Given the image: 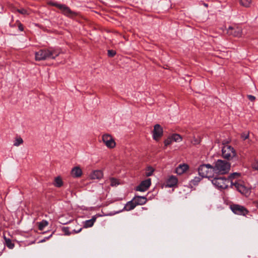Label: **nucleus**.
I'll return each instance as SVG.
<instances>
[{"label":"nucleus","mask_w":258,"mask_h":258,"mask_svg":"<svg viewBox=\"0 0 258 258\" xmlns=\"http://www.w3.org/2000/svg\"><path fill=\"white\" fill-rule=\"evenodd\" d=\"M61 51L57 48L49 47L40 49L35 53V60L40 61L49 59H55L60 53Z\"/></svg>","instance_id":"1"},{"label":"nucleus","mask_w":258,"mask_h":258,"mask_svg":"<svg viewBox=\"0 0 258 258\" xmlns=\"http://www.w3.org/2000/svg\"><path fill=\"white\" fill-rule=\"evenodd\" d=\"M215 173L225 174L227 173L230 169V164L226 161L218 160L213 167Z\"/></svg>","instance_id":"2"},{"label":"nucleus","mask_w":258,"mask_h":258,"mask_svg":"<svg viewBox=\"0 0 258 258\" xmlns=\"http://www.w3.org/2000/svg\"><path fill=\"white\" fill-rule=\"evenodd\" d=\"M199 175L203 177L212 178L214 177L213 166L210 164L201 165L198 168Z\"/></svg>","instance_id":"3"},{"label":"nucleus","mask_w":258,"mask_h":258,"mask_svg":"<svg viewBox=\"0 0 258 258\" xmlns=\"http://www.w3.org/2000/svg\"><path fill=\"white\" fill-rule=\"evenodd\" d=\"M212 180V183L220 189H225L228 187L230 182L229 179H227L223 176L214 175Z\"/></svg>","instance_id":"4"},{"label":"nucleus","mask_w":258,"mask_h":258,"mask_svg":"<svg viewBox=\"0 0 258 258\" xmlns=\"http://www.w3.org/2000/svg\"><path fill=\"white\" fill-rule=\"evenodd\" d=\"M222 156L227 160H230L236 157L235 149L229 145H225L222 148Z\"/></svg>","instance_id":"5"},{"label":"nucleus","mask_w":258,"mask_h":258,"mask_svg":"<svg viewBox=\"0 0 258 258\" xmlns=\"http://www.w3.org/2000/svg\"><path fill=\"white\" fill-rule=\"evenodd\" d=\"M230 208L235 214L238 215L245 216L249 213V211L245 207L240 205L231 204Z\"/></svg>","instance_id":"6"},{"label":"nucleus","mask_w":258,"mask_h":258,"mask_svg":"<svg viewBox=\"0 0 258 258\" xmlns=\"http://www.w3.org/2000/svg\"><path fill=\"white\" fill-rule=\"evenodd\" d=\"M231 184L232 186H234L236 189L241 194L245 195L249 194V190L244 185L242 181L238 180L234 182L231 180Z\"/></svg>","instance_id":"7"},{"label":"nucleus","mask_w":258,"mask_h":258,"mask_svg":"<svg viewBox=\"0 0 258 258\" xmlns=\"http://www.w3.org/2000/svg\"><path fill=\"white\" fill-rule=\"evenodd\" d=\"M53 6L60 10L61 13L68 17L73 18L77 15V13L76 12L72 11L68 7L64 5L55 3L53 4Z\"/></svg>","instance_id":"8"},{"label":"nucleus","mask_w":258,"mask_h":258,"mask_svg":"<svg viewBox=\"0 0 258 258\" xmlns=\"http://www.w3.org/2000/svg\"><path fill=\"white\" fill-rule=\"evenodd\" d=\"M227 33L234 37H240L242 36V28L237 25H233L228 28Z\"/></svg>","instance_id":"9"},{"label":"nucleus","mask_w":258,"mask_h":258,"mask_svg":"<svg viewBox=\"0 0 258 258\" xmlns=\"http://www.w3.org/2000/svg\"><path fill=\"white\" fill-rule=\"evenodd\" d=\"M152 133L153 139L158 141L163 136V128L160 124H156L154 126V130Z\"/></svg>","instance_id":"10"},{"label":"nucleus","mask_w":258,"mask_h":258,"mask_svg":"<svg viewBox=\"0 0 258 258\" xmlns=\"http://www.w3.org/2000/svg\"><path fill=\"white\" fill-rule=\"evenodd\" d=\"M102 141L109 148H113L116 145L112 136L109 134H105L102 136Z\"/></svg>","instance_id":"11"},{"label":"nucleus","mask_w":258,"mask_h":258,"mask_svg":"<svg viewBox=\"0 0 258 258\" xmlns=\"http://www.w3.org/2000/svg\"><path fill=\"white\" fill-rule=\"evenodd\" d=\"M151 184V179L149 178L142 181L141 183L136 187V190L140 191H145L147 190Z\"/></svg>","instance_id":"12"},{"label":"nucleus","mask_w":258,"mask_h":258,"mask_svg":"<svg viewBox=\"0 0 258 258\" xmlns=\"http://www.w3.org/2000/svg\"><path fill=\"white\" fill-rule=\"evenodd\" d=\"M136 205H143L147 202V199L145 197L136 196L133 199Z\"/></svg>","instance_id":"13"},{"label":"nucleus","mask_w":258,"mask_h":258,"mask_svg":"<svg viewBox=\"0 0 258 258\" xmlns=\"http://www.w3.org/2000/svg\"><path fill=\"white\" fill-rule=\"evenodd\" d=\"M177 178L175 176L171 175L167 180V185L170 187H173L177 184Z\"/></svg>","instance_id":"14"},{"label":"nucleus","mask_w":258,"mask_h":258,"mask_svg":"<svg viewBox=\"0 0 258 258\" xmlns=\"http://www.w3.org/2000/svg\"><path fill=\"white\" fill-rule=\"evenodd\" d=\"M189 167L187 164H183L179 165L176 169V172L179 175L183 174L188 169Z\"/></svg>","instance_id":"15"},{"label":"nucleus","mask_w":258,"mask_h":258,"mask_svg":"<svg viewBox=\"0 0 258 258\" xmlns=\"http://www.w3.org/2000/svg\"><path fill=\"white\" fill-rule=\"evenodd\" d=\"M71 174L74 177H80L82 174V171L79 167L76 166L72 169Z\"/></svg>","instance_id":"16"},{"label":"nucleus","mask_w":258,"mask_h":258,"mask_svg":"<svg viewBox=\"0 0 258 258\" xmlns=\"http://www.w3.org/2000/svg\"><path fill=\"white\" fill-rule=\"evenodd\" d=\"M103 172L101 170H95L90 175V177L93 179H100L103 177Z\"/></svg>","instance_id":"17"},{"label":"nucleus","mask_w":258,"mask_h":258,"mask_svg":"<svg viewBox=\"0 0 258 258\" xmlns=\"http://www.w3.org/2000/svg\"><path fill=\"white\" fill-rule=\"evenodd\" d=\"M136 207V204L133 199L132 201L128 202L126 203V204L124 206V209L126 211H131V210L134 209Z\"/></svg>","instance_id":"18"},{"label":"nucleus","mask_w":258,"mask_h":258,"mask_svg":"<svg viewBox=\"0 0 258 258\" xmlns=\"http://www.w3.org/2000/svg\"><path fill=\"white\" fill-rule=\"evenodd\" d=\"M96 220V218L95 217H93L92 219L86 220L84 222V228H88V227H91L93 225L94 222H95Z\"/></svg>","instance_id":"19"},{"label":"nucleus","mask_w":258,"mask_h":258,"mask_svg":"<svg viewBox=\"0 0 258 258\" xmlns=\"http://www.w3.org/2000/svg\"><path fill=\"white\" fill-rule=\"evenodd\" d=\"M239 3L241 6L248 8L251 4V0H239Z\"/></svg>","instance_id":"20"},{"label":"nucleus","mask_w":258,"mask_h":258,"mask_svg":"<svg viewBox=\"0 0 258 258\" xmlns=\"http://www.w3.org/2000/svg\"><path fill=\"white\" fill-rule=\"evenodd\" d=\"M38 229L40 230H43L45 227L48 225V222L46 220H42L41 222L37 223Z\"/></svg>","instance_id":"21"},{"label":"nucleus","mask_w":258,"mask_h":258,"mask_svg":"<svg viewBox=\"0 0 258 258\" xmlns=\"http://www.w3.org/2000/svg\"><path fill=\"white\" fill-rule=\"evenodd\" d=\"M4 239L5 240L6 245L8 247H9L10 249H12L14 248V244L12 242V240L10 239L4 237Z\"/></svg>","instance_id":"22"},{"label":"nucleus","mask_w":258,"mask_h":258,"mask_svg":"<svg viewBox=\"0 0 258 258\" xmlns=\"http://www.w3.org/2000/svg\"><path fill=\"white\" fill-rule=\"evenodd\" d=\"M63 184L62 179L59 177H57L55 178L54 185L58 187L61 186Z\"/></svg>","instance_id":"23"},{"label":"nucleus","mask_w":258,"mask_h":258,"mask_svg":"<svg viewBox=\"0 0 258 258\" xmlns=\"http://www.w3.org/2000/svg\"><path fill=\"white\" fill-rule=\"evenodd\" d=\"M171 137L173 141L179 142L182 141V137L179 134H174L172 135Z\"/></svg>","instance_id":"24"},{"label":"nucleus","mask_w":258,"mask_h":258,"mask_svg":"<svg viewBox=\"0 0 258 258\" xmlns=\"http://www.w3.org/2000/svg\"><path fill=\"white\" fill-rule=\"evenodd\" d=\"M23 143V140L21 137L16 138L14 145L15 146H19L20 145L22 144Z\"/></svg>","instance_id":"25"},{"label":"nucleus","mask_w":258,"mask_h":258,"mask_svg":"<svg viewBox=\"0 0 258 258\" xmlns=\"http://www.w3.org/2000/svg\"><path fill=\"white\" fill-rule=\"evenodd\" d=\"M110 182V185L112 186H116L119 184V182L117 179L114 178H110L109 179Z\"/></svg>","instance_id":"26"},{"label":"nucleus","mask_w":258,"mask_h":258,"mask_svg":"<svg viewBox=\"0 0 258 258\" xmlns=\"http://www.w3.org/2000/svg\"><path fill=\"white\" fill-rule=\"evenodd\" d=\"M154 170L152 167H148L146 172V175L147 176H150L153 174Z\"/></svg>","instance_id":"27"},{"label":"nucleus","mask_w":258,"mask_h":258,"mask_svg":"<svg viewBox=\"0 0 258 258\" xmlns=\"http://www.w3.org/2000/svg\"><path fill=\"white\" fill-rule=\"evenodd\" d=\"M201 139L199 137L196 138L195 137H194V139L191 141V143L192 144L194 145H198L200 143Z\"/></svg>","instance_id":"28"},{"label":"nucleus","mask_w":258,"mask_h":258,"mask_svg":"<svg viewBox=\"0 0 258 258\" xmlns=\"http://www.w3.org/2000/svg\"><path fill=\"white\" fill-rule=\"evenodd\" d=\"M173 141L171 137H168L167 139L164 141L165 146H167L170 145Z\"/></svg>","instance_id":"29"},{"label":"nucleus","mask_w":258,"mask_h":258,"mask_svg":"<svg viewBox=\"0 0 258 258\" xmlns=\"http://www.w3.org/2000/svg\"><path fill=\"white\" fill-rule=\"evenodd\" d=\"M62 230L66 235H70L72 233L71 232H70V229L69 227H63Z\"/></svg>","instance_id":"30"},{"label":"nucleus","mask_w":258,"mask_h":258,"mask_svg":"<svg viewBox=\"0 0 258 258\" xmlns=\"http://www.w3.org/2000/svg\"><path fill=\"white\" fill-rule=\"evenodd\" d=\"M239 176H240V173H237V172H235V173H233L231 174L229 176V179L232 180V179H234V178H236V177H239Z\"/></svg>","instance_id":"31"},{"label":"nucleus","mask_w":258,"mask_h":258,"mask_svg":"<svg viewBox=\"0 0 258 258\" xmlns=\"http://www.w3.org/2000/svg\"><path fill=\"white\" fill-rule=\"evenodd\" d=\"M17 11L21 14H23V15H27L28 14V12H27V11L24 9H18L17 10Z\"/></svg>","instance_id":"32"},{"label":"nucleus","mask_w":258,"mask_h":258,"mask_svg":"<svg viewBox=\"0 0 258 258\" xmlns=\"http://www.w3.org/2000/svg\"><path fill=\"white\" fill-rule=\"evenodd\" d=\"M115 54H116L115 51L113 50H108V55L110 57L114 56Z\"/></svg>","instance_id":"33"},{"label":"nucleus","mask_w":258,"mask_h":258,"mask_svg":"<svg viewBox=\"0 0 258 258\" xmlns=\"http://www.w3.org/2000/svg\"><path fill=\"white\" fill-rule=\"evenodd\" d=\"M241 138L244 140H246L249 137V134L248 133H243L241 135Z\"/></svg>","instance_id":"34"},{"label":"nucleus","mask_w":258,"mask_h":258,"mask_svg":"<svg viewBox=\"0 0 258 258\" xmlns=\"http://www.w3.org/2000/svg\"><path fill=\"white\" fill-rule=\"evenodd\" d=\"M252 168L256 170H258V160L255 161L253 164H252Z\"/></svg>","instance_id":"35"},{"label":"nucleus","mask_w":258,"mask_h":258,"mask_svg":"<svg viewBox=\"0 0 258 258\" xmlns=\"http://www.w3.org/2000/svg\"><path fill=\"white\" fill-rule=\"evenodd\" d=\"M247 98L251 101H254L255 99V97L254 96L251 95H247Z\"/></svg>","instance_id":"36"},{"label":"nucleus","mask_w":258,"mask_h":258,"mask_svg":"<svg viewBox=\"0 0 258 258\" xmlns=\"http://www.w3.org/2000/svg\"><path fill=\"white\" fill-rule=\"evenodd\" d=\"M200 178L199 177H195L194 179L192 180V183L195 185L196 183L199 182Z\"/></svg>","instance_id":"37"},{"label":"nucleus","mask_w":258,"mask_h":258,"mask_svg":"<svg viewBox=\"0 0 258 258\" xmlns=\"http://www.w3.org/2000/svg\"><path fill=\"white\" fill-rule=\"evenodd\" d=\"M18 24L19 29L21 31H23V27L22 24L21 23H20L19 21H18Z\"/></svg>","instance_id":"38"},{"label":"nucleus","mask_w":258,"mask_h":258,"mask_svg":"<svg viewBox=\"0 0 258 258\" xmlns=\"http://www.w3.org/2000/svg\"><path fill=\"white\" fill-rule=\"evenodd\" d=\"M82 229V228H80L79 229H78V230H74V232L75 233H79L80 232H81Z\"/></svg>","instance_id":"39"},{"label":"nucleus","mask_w":258,"mask_h":258,"mask_svg":"<svg viewBox=\"0 0 258 258\" xmlns=\"http://www.w3.org/2000/svg\"><path fill=\"white\" fill-rule=\"evenodd\" d=\"M253 204L256 206H258V202L257 201H255L253 202Z\"/></svg>","instance_id":"40"},{"label":"nucleus","mask_w":258,"mask_h":258,"mask_svg":"<svg viewBox=\"0 0 258 258\" xmlns=\"http://www.w3.org/2000/svg\"><path fill=\"white\" fill-rule=\"evenodd\" d=\"M204 6H206V7H208V4H204Z\"/></svg>","instance_id":"41"}]
</instances>
